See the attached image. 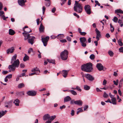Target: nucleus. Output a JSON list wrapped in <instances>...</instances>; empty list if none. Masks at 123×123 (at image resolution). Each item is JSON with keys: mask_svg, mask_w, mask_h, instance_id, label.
<instances>
[{"mask_svg": "<svg viewBox=\"0 0 123 123\" xmlns=\"http://www.w3.org/2000/svg\"><path fill=\"white\" fill-rule=\"evenodd\" d=\"M75 105H78L79 106H81L83 104V102L82 100H79L75 101Z\"/></svg>", "mask_w": 123, "mask_h": 123, "instance_id": "nucleus-20", "label": "nucleus"}, {"mask_svg": "<svg viewBox=\"0 0 123 123\" xmlns=\"http://www.w3.org/2000/svg\"><path fill=\"white\" fill-rule=\"evenodd\" d=\"M81 69L84 71L90 72L92 69V64L90 62L83 64L81 66Z\"/></svg>", "mask_w": 123, "mask_h": 123, "instance_id": "nucleus-1", "label": "nucleus"}, {"mask_svg": "<svg viewBox=\"0 0 123 123\" xmlns=\"http://www.w3.org/2000/svg\"><path fill=\"white\" fill-rule=\"evenodd\" d=\"M49 38V36H47L45 37L42 38L41 40L44 46H47Z\"/></svg>", "mask_w": 123, "mask_h": 123, "instance_id": "nucleus-6", "label": "nucleus"}, {"mask_svg": "<svg viewBox=\"0 0 123 123\" xmlns=\"http://www.w3.org/2000/svg\"><path fill=\"white\" fill-rule=\"evenodd\" d=\"M66 39L68 40V41H69V42L71 41V37L69 36H67L66 37Z\"/></svg>", "mask_w": 123, "mask_h": 123, "instance_id": "nucleus-50", "label": "nucleus"}, {"mask_svg": "<svg viewBox=\"0 0 123 123\" xmlns=\"http://www.w3.org/2000/svg\"><path fill=\"white\" fill-rule=\"evenodd\" d=\"M108 96V95L105 92H104L103 95V97L105 98H107Z\"/></svg>", "mask_w": 123, "mask_h": 123, "instance_id": "nucleus-49", "label": "nucleus"}, {"mask_svg": "<svg viewBox=\"0 0 123 123\" xmlns=\"http://www.w3.org/2000/svg\"><path fill=\"white\" fill-rule=\"evenodd\" d=\"M33 51V49L31 48H30L28 50V53H30L31 51Z\"/></svg>", "mask_w": 123, "mask_h": 123, "instance_id": "nucleus-54", "label": "nucleus"}, {"mask_svg": "<svg viewBox=\"0 0 123 123\" xmlns=\"http://www.w3.org/2000/svg\"><path fill=\"white\" fill-rule=\"evenodd\" d=\"M76 89L79 92H81V90L80 89V87L78 86H76Z\"/></svg>", "mask_w": 123, "mask_h": 123, "instance_id": "nucleus-45", "label": "nucleus"}, {"mask_svg": "<svg viewBox=\"0 0 123 123\" xmlns=\"http://www.w3.org/2000/svg\"><path fill=\"white\" fill-rule=\"evenodd\" d=\"M27 93L29 96H34L36 95L37 92L34 91H30L27 92Z\"/></svg>", "mask_w": 123, "mask_h": 123, "instance_id": "nucleus-11", "label": "nucleus"}, {"mask_svg": "<svg viewBox=\"0 0 123 123\" xmlns=\"http://www.w3.org/2000/svg\"><path fill=\"white\" fill-rule=\"evenodd\" d=\"M7 112V111L5 110V112L3 111H2L0 112V118L4 116Z\"/></svg>", "mask_w": 123, "mask_h": 123, "instance_id": "nucleus-32", "label": "nucleus"}, {"mask_svg": "<svg viewBox=\"0 0 123 123\" xmlns=\"http://www.w3.org/2000/svg\"><path fill=\"white\" fill-rule=\"evenodd\" d=\"M17 94L20 95H22L24 94V92H18L17 93Z\"/></svg>", "mask_w": 123, "mask_h": 123, "instance_id": "nucleus-43", "label": "nucleus"}, {"mask_svg": "<svg viewBox=\"0 0 123 123\" xmlns=\"http://www.w3.org/2000/svg\"><path fill=\"white\" fill-rule=\"evenodd\" d=\"M45 6L48 7H49L50 5L51 1L50 0H45Z\"/></svg>", "mask_w": 123, "mask_h": 123, "instance_id": "nucleus-23", "label": "nucleus"}, {"mask_svg": "<svg viewBox=\"0 0 123 123\" xmlns=\"http://www.w3.org/2000/svg\"><path fill=\"white\" fill-rule=\"evenodd\" d=\"M118 93L120 96H122V92L121 91L120 89H119L118 90Z\"/></svg>", "mask_w": 123, "mask_h": 123, "instance_id": "nucleus-63", "label": "nucleus"}, {"mask_svg": "<svg viewBox=\"0 0 123 123\" xmlns=\"http://www.w3.org/2000/svg\"><path fill=\"white\" fill-rule=\"evenodd\" d=\"M69 92H70L73 95H77V93L76 92L74 91L73 90H69Z\"/></svg>", "mask_w": 123, "mask_h": 123, "instance_id": "nucleus-36", "label": "nucleus"}, {"mask_svg": "<svg viewBox=\"0 0 123 123\" xmlns=\"http://www.w3.org/2000/svg\"><path fill=\"white\" fill-rule=\"evenodd\" d=\"M96 67L99 71L102 70L104 69L103 66L100 63H98L97 64L96 66Z\"/></svg>", "mask_w": 123, "mask_h": 123, "instance_id": "nucleus-12", "label": "nucleus"}, {"mask_svg": "<svg viewBox=\"0 0 123 123\" xmlns=\"http://www.w3.org/2000/svg\"><path fill=\"white\" fill-rule=\"evenodd\" d=\"M68 52L66 49H65L64 51L62 52L61 54V59L63 60H66L68 57Z\"/></svg>", "mask_w": 123, "mask_h": 123, "instance_id": "nucleus-2", "label": "nucleus"}, {"mask_svg": "<svg viewBox=\"0 0 123 123\" xmlns=\"http://www.w3.org/2000/svg\"><path fill=\"white\" fill-rule=\"evenodd\" d=\"M17 55L15 54L12 57L11 60V63L13 62V61H16V60L17 58Z\"/></svg>", "mask_w": 123, "mask_h": 123, "instance_id": "nucleus-29", "label": "nucleus"}, {"mask_svg": "<svg viewBox=\"0 0 123 123\" xmlns=\"http://www.w3.org/2000/svg\"><path fill=\"white\" fill-rule=\"evenodd\" d=\"M56 117V116L54 115L52 116L51 117L50 115L48 114H46L44 115L43 117V119L44 120H54Z\"/></svg>", "mask_w": 123, "mask_h": 123, "instance_id": "nucleus-3", "label": "nucleus"}, {"mask_svg": "<svg viewBox=\"0 0 123 123\" xmlns=\"http://www.w3.org/2000/svg\"><path fill=\"white\" fill-rule=\"evenodd\" d=\"M64 37V35L63 34H60L58 35L57 37V38L59 39H62Z\"/></svg>", "mask_w": 123, "mask_h": 123, "instance_id": "nucleus-33", "label": "nucleus"}, {"mask_svg": "<svg viewBox=\"0 0 123 123\" xmlns=\"http://www.w3.org/2000/svg\"><path fill=\"white\" fill-rule=\"evenodd\" d=\"M119 50L120 52L123 53V47H121L119 48Z\"/></svg>", "mask_w": 123, "mask_h": 123, "instance_id": "nucleus-47", "label": "nucleus"}, {"mask_svg": "<svg viewBox=\"0 0 123 123\" xmlns=\"http://www.w3.org/2000/svg\"><path fill=\"white\" fill-rule=\"evenodd\" d=\"M95 58V56L93 54H91L90 56V58L92 60L94 59Z\"/></svg>", "mask_w": 123, "mask_h": 123, "instance_id": "nucleus-40", "label": "nucleus"}, {"mask_svg": "<svg viewBox=\"0 0 123 123\" xmlns=\"http://www.w3.org/2000/svg\"><path fill=\"white\" fill-rule=\"evenodd\" d=\"M8 73V72L7 71H4L2 72V73L3 74H5Z\"/></svg>", "mask_w": 123, "mask_h": 123, "instance_id": "nucleus-61", "label": "nucleus"}, {"mask_svg": "<svg viewBox=\"0 0 123 123\" xmlns=\"http://www.w3.org/2000/svg\"><path fill=\"white\" fill-rule=\"evenodd\" d=\"M68 71L63 70L62 71V75L64 78H66L68 75Z\"/></svg>", "mask_w": 123, "mask_h": 123, "instance_id": "nucleus-18", "label": "nucleus"}, {"mask_svg": "<svg viewBox=\"0 0 123 123\" xmlns=\"http://www.w3.org/2000/svg\"><path fill=\"white\" fill-rule=\"evenodd\" d=\"M23 30L25 34H28L29 33L31 32L32 31L30 29L28 28V27L27 26H25L23 28Z\"/></svg>", "mask_w": 123, "mask_h": 123, "instance_id": "nucleus-8", "label": "nucleus"}, {"mask_svg": "<svg viewBox=\"0 0 123 123\" xmlns=\"http://www.w3.org/2000/svg\"><path fill=\"white\" fill-rule=\"evenodd\" d=\"M85 43V42L81 43V45L82 46L84 47H85L86 46V43Z\"/></svg>", "mask_w": 123, "mask_h": 123, "instance_id": "nucleus-44", "label": "nucleus"}, {"mask_svg": "<svg viewBox=\"0 0 123 123\" xmlns=\"http://www.w3.org/2000/svg\"><path fill=\"white\" fill-rule=\"evenodd\" d=\"M110 37V34L108 33H107L105 35V37L107 38H109Z\"/></svg>", "mask_w": 123, "mask_h": 123, "instance_id": "nucleus-64", "label": "nucleus"}, {"mask_svg": "<svg viewBox=\"0 0 123 123\" xmlns=\"http://www.w3.org/2000/svg\"><path fill=\"white\" fill-rule=\"evenodd\" d=\"M42 9L43 13V14H44L46 10V8L44 6H43Z\"/></svg>", "mask_w": 123, "mask_h": 123, "instance_id": "nucleus-57", "label": "nucleus"}, {"mask_svg": "<svg viewBox=\"0 0 123 123\" xmlns=\"http://www.w3.org/2000/svg\"><path fill=\"white\" fill-rule=\"evenodd\" d=\"M39 30L40 32L41 33L43 32L44 31V27L43 25L42 24H41L40 25L39 28Z\"/></svg>", "mask_w": 123, "mask_h": 123, "instance_id": "nucleus-17", "label": "nucleus"}, {"mask_svg": "<svg viewBox=\"0 0 123 123\" xmlns=\"http://www.w3.org/2000/svg\"><path fill=\"white\" fill-rule=\"evenodd\" d=\"M12 64L16 68H18L20 62L18 59H17L16 61H13Z\"/></svg>", "mask_w": 123, "mask_h": 123, "instance_id": "nucleus-15", "label": "nucleus"}, {"mask_svg": "<svg viewBox=\"0 0 123 123\" xmlns=\"http://www.w3.org/2000/svg\"><path fill=\"white\" fill-rule=\"evenodd\" d=\"M20 67L21 68H24L25 67V65L21 63L20 64Z\"/></svg>", "mask_w": 123, "mask_h": 123, "instance_id": "nucleus-52", "label": "nucleus"}, {"mask_svg": "<svg viewBox=\"0 0 123 123\" xmlns=\"http://www.w3.org/2000/svg\"><path fill=\"white\" fill-rule=\"evenodd\" d=\"M29 57L26 54H25V56L24 57L23 60L25 62L29 60Z\"/></svg>", "mask_w": 123, "mask_h": 123, "instance_id": "nucleus-31", "label": "nucleus"}, {"mask_svg": "<svg viewBox=\"0 0 123 123\" xmlns=\"http://www.w3.org/2000/svg\"><path fill=\"white\" fill-rule=\"evenodd\" d=\"M18 3L19 5L21 6H23L25 5L24 0H18Z\"/></svg>", "mask_w": 123, "mask_h": 123, "instance_id": "nucleus-21", "label": "nucleus"}, {"mask_svg": "<svg viewBox=\"0 0 123 123\" xmlns=\"http://www.w3.org/2000/svg\"><path fill=\"white\" fill-rule=\"evenodd\" d=\"M60 41L62 43H66L67 42L66 40L65 39L60 40Z\"/></svg>", "mask_w": 123, "mask_h": 123, "instance_id": "nucleus-46", "label": "nucleus"}, {"mask_svg": "<svg viewBox=\"0 0 123 123\" xmlns=\"http://www.w3.org/2000/svg\"><path fill=\"white\" fill-rule=\"evenodd\" d=\"M31 71L33 72V73L30 74L29 75L31 76L34 74L38 75L39 74L40 72V71L38 68L37 67L33 68L31 70Z\"/></svg>", "mask_w": 123, "mask_h": 123, "instance_id": "nucleus-4", "label": "nucleus"}, {"mask_svg": "<svg viewBox=\"0 0 123 123\" xmlns=\"http://www.w3.org/2000/svg\"><path fill=\"white\" fill-rule=\"evenodd\" d=\"M12 74H10L7 76L6 77V78H7L10 79L12 77Z\"/></svg>", "mask_w": 123, "mask_h": 123, "instance_id": "nucleus-56", "label": "nucleus"}, {"mask_svg": "<svg viewBox=\"0 0 123 123\" xmlns=\"http://www.w3.org/2000/svg\"><path fill=\"white\" fill-rule=\"evenodd\" d=\"M74 10L79 13L82 12V9L81 4H79L78 5H75L74 6Z\"/></svg>", "mask_w": 123, "mask_h": 123, "instance_id": "nucleus-5", "label": "nucleus"}, {"mask_svg": "<svg viewBox=\"0 0 123 123\" xmlns=\"http://www.w3.org/2000/svg\"><path fill=\"white\" fill-rule=\"evenodd\" d=\"M24 86V84L23 83H22L19 84L18 85V87L19 88H21Z\"/></svg>", "mask_w": 123, "mask_h": 123, "instance_id": "nucleus-34", "label": "nucleus"}, {"mask_svg": "<svg viewBox=\"0 0 123 123\" xmlns=\"http://www.w3.org/2000/svg\"><path fill=\"white\" fill-rule=\"evenodd\" d=\"M108 53L109 55L111 56H113L114 55V53L111 50H109L108 52Z\"/></svg>", "mask_w": 123, "mask_h": 123, "instance_id": "nucleus-38", "label": "nucleus"}, {"mask_svg": "<svg viewBox=\"0 0 123 123\" xmlns=\"http://www.w3.org/2000/svg\"><path fill=\"white\" fill-rule=\"evenodd\" d=\"M15 66L12 64L11 65H9L8 67V68L9 69V71L11 72L12 71H14L16 69Z\"/></svg>", "mask_w": 123, "mask_h": 123, "instance_id": "nucleus-14", "label": "nucleus"}, {"mask_svg": "<svg viewBox=\"0 0 123 123\" xmlns=\"http://www.w3.org/2000/svg\"><path fill=\"white\" fill-rule=\"evenodd\" d=\"M9 33L10 35H13L15 33V32L12 29H10L9 30Z\"/></svg>", "mask_w": 123, "mask_h": 123, "instance_id": "nucleus-27", "label": "nucleus"}, {"mask_svg": "<svg viewBox=\"0 0 123 123\" xmlns=\"http://www.w3.org/2000/svg\"><path fill=\"white\" fill-rule=\"evenodd\" d=\"M13 103L15 104V105L16 106H19L20 103L19 100L18 99H16L13 102Z\"/></svg>", "mask_w": 123, "mask_h": 123, "instance_id": "nucleus-26", "label": "nucleus"}, {"mask_svg": "<svg viewBox=\"0 0 123 123\" xmlns=\"http://www.w3.org/2000/svg\"><path fill=\"white\" fill-rule=\"evenodd\" d=\"M15 49L13 47L11 48H10L8 49L6 51L7 54L12 53L14 50Z\"/></svg>", "mask_w": 123, "mask_h": 123, "instance_id": "nucleus-16", "label": "nucleus"}, {"mask_svg": "<svg viewBox=\"0 0 123 123\" xmlns=\"http://www.w3.org/2000/svg\"><path fill=\"white\" fill-rule=\"evenodd\" d=\"M80 34L81 35L84 36L86 34V32H80Z\"/></svg>", "mask_w": 123, "mask_h": 123, "instance_id": "nucleus-53", "label": "nucleus"}, {"mask_svg": "<svg viewBox=\"0 0 123 123\" xmlns=\"http://www.w3.org/2000/svg\"><path fill=\"white\" fill-rule=\"evenodd\" d=\"M122 19H119L118 20V23L120 24V25L121 24L123 23V21L122 20Z\"/></svg>", "mask_w": 123, "mask_h": 123, "instance_id": "nucleus-48", "label": "nucleus"}, {"mask_svg": "<svg viewBox=\"0 0 123 123\" xmlns=\"http://www.w3.org/2000/svg\"><path fill=\"white\" fill-rule=\"evenodd\" d=\"M115 13L119 14H123V11L120 9H117L115 10Z\"/></svg>", "mask_w": 123, "mask_h": 123, "instance_id": "nucleus-22", "label": "nucleus"}, {"mask_svg": "<svg viewBox=\"0 0 123 123\" xmlns=\"http://www.w3.org/2000/svg\"><path fill=\"white\" fill-rule=\"evenodd\" d=\"M47 62L50 63H52L53 64H55V60L47 59Z\"/></svg>", "mask_w": 123, "mask_h": 123, "instance_id": "nucleus-30", "label": "nucleus"}, {"mask_svg": "<svg viewBox=\"0 0 123 123\" xmlns=\"http://www.w3.org/2000/svg\"><path fill=\"white\" fill-rule=\"evenodd\" d=\"M118 43L119 45L121 46H122L123 45V43L121 41V39H119L118 40Z\"/></svg>", "mask_w": 123, "mask_h": 123, "instance_id": "nucleus-39", "label": "nucleus"}, {"mask_svg": "<svg viewBox=\"0 0 123 123\" xmlns=\"http://www.w3.org/2000/svg\"><path fill=\"white\" fill-rule=\"evenodd\" d=\"M66 107L65 105H63L62 106H61L60 107V108L61 110H62L63 109H64Z\"/></svg>", "mask_w": 123, "mask_h": 123, "instance_id": "nucleus-58", "label": "nucleus"}, {"mask_svg": "<svg viewBox=\"0 0 123 123\" xmlns=\"http://www.w3.org/2000/svg\"><path fill=\"white\" fill-rule=\"evenodd\" d=\"M111 104L113 105H116L117 104L116 99L114 97L111 99Z\"/></svg>", "mask_w": 123, "mask_h": 123, "instance_id": "nucleus-25", "label": "nucleus"}, {"mask_svg": "<svg viewBox=\"0 0 123 123\" xmlns=\"http://www.w3.org/2000/svg\"><path fill=\"white\" fill-rule=\"evenodd\" d=\"M23 34L25 37L24 40H26L29 39L30 36V34H25V33H23Z\"/></svg>", "mask_w": 123, "mask_h": 123, "instance_id": "nucleus-19", "label": "nucleus"}, {"mask_svg": "<svg viewBox=\"0 0 123 123\" xmlns=\"http://www.w3.org/2000/svg\"><path fill=\"white\" fill-rule=\"evenodd\" d=\"M118 82H119V80L118 79L116 81H115V80H114L113 81V82L114 83V84L116 86H117L118 85Z\"/></svg>", "mask_w": 123, "mask_h": 123, "instance_id": "nucleus-42", "label": "nucleus"}, {"mask_svg": "<svg viewBox=\"0 0 123 123\" xmlns=\"http://www.w3.org/2000/svg\"><path fill=\"white\" fill-rule=\"evenodd\" d=\"M113 20L114 22L117 23V22L118 19L117 17H115L114 18Z\"/></svg>", "mask_w": 123, "mask_h": 123, "instance_id": "nucleus-41", "label": "nucleus"}, {"mask_svg": "<svg viewBox=\"0 0 123 123\" xmlns=\"http://www.w3.org/2000/svg\"><path fill=\"white\" fill-rule=\"evenodd\" d=\"M56 10V8L55 7L53 8L51 10V11L53 13H54Z\"/></svg>", "mask_w": 123, "mask_h": 123, "instance_id": "nucleus-62", "label": "nucleus"}, {"mask_svg": "<svg viewBox=\"0 0 123 123\" xmlns=\"http://www.w3.org/2000/svg\"><path fill=\"white\" fill-rule=\"evenodd\" d=\"M80 40L81 43L85 42L86 41V39L84 37L80 38Z\"/></svg>", "mask_w": 123, "mask_h": 123, "instance_id": "nucleus-28", "label": "nucleus"}, {"mask_svg": "<svg viewBox=\"0 0 123 123\" xmlns=\"http://www.w3.org/2000/svg\"><path fill=\"white\" fill-rule=\"evenodd\" d=\"M35 37L33 36H30L29 39H28V43L32 45L34 43V40Z\"/></svg>", "mask_w": 123, "mask_h": 123, "instance_id": "nucleus-9", "label": "nucleus"}, {"mask_svg": "<svg viewBox=\"0 0 123 123\" xmlns=\"http://www.w3.org/2000/svg\"><path fill=\"white\" fill-rule=\"evenodd\" d=\"M117 15L118 18H120V19H123V15L121 14H118V13H117Z\"/></svg>", "mask_w": 123, "mask_h": 123, "instance_id": "nucleus-35", "label": "nucleus"}, {"mask_svg": "<svg viewBox=\"0 0 123 123\" xmlns=\"http://www.w3.org/2000/svg\"><path fill=\"white\" fill-rule=\"evenodd\" d=\"M86 78L90 81H92L94 80V78L92 76L89 74H87L86 75Z\"/></svg>", "mask_w": 123, "mask_h": 123, "instance_id": "nucleus-13", "label": "nucleus"}, {"mask_svg": "<svg viewBox=\"0 0 123 123\" xmlns=\"http://www.w3.org/2000/svg\"><path fill=\"white\" fill-rule=\"evenodd\" d=\"M95 31L97 34L96 38L98 41L99 38L101 37L100 32L97 28L95 29Z\"/></svg>", "mask_w": 123, "mask_h": 123, "instance_id": "nucleus-10", "label": "nucleus"}, {"mask_svg": "<svg viewBox=\"0 0 123 123\" xmlns=\"http://www.w3.org/2000/svg\"><path fill=\"white\" fill-rule=\"evenodd\" d=\"M84 9L87 14L89 15L91 13V8L90 6L89 5H86L84 7Z\"/></svg>", "mask_w": 123, "mask_h": 123, "instance_id": "nucleus-7", "label": "nucleus"}, {"mask_svg": "<svg viewBox=\"0 0 123 123\" xmlns=\"http://www.w3.org/2000/svg\"><path fill=\"white\" fill-rule=\"evenodd\" d=\"M71 114L72 116L74 115V110H72L71 111Z\"/></svg>", "mask_w": 123, "mask_h": 123, "instance_id": "nucleus-59", "label": "nucleus"}, {"mask_svg": "<svg viewBox=\"0 0 123 123\" xmlns=\"http://www.w3.org/2000/svg\"><path fill=\"white\" fill-rule=\"evenodd\" d=\"M84 89L86 90H88L90 89V87L87 85H85L84 86Z\"/></svg>", "mask_w": 123, "mask_h": 123, "instance_id": "nucleus-37", "label": "nucleus"}, {"mask_svg": "<svg viewBox=\"0 0 123 123\" xmlns=\"http://www.w3.org/2000/svg\"><path fill=\"white\" fill-rule=\"evenodd\" d=\"M106 83H107V81L105 80V79L103 81V85H106Z\"/></svg>", "mask_w": 123, "mask_h": 123, "instance_id": "nucleus-60", "label": "nucleus"}, {"mask_svg": "<svg viewBox=\"0 0 123 123\" xmlns=\"http://www.w3.org/2000/svg\"><path fill=\"white\" fill-rule=\"evenodd\" d=\"M71 98L69 96H67L64 98V102H67L71 100Z\"/></svg>", "mask_w": 123, "mask_h": 123, "instance_id": "nucleus-24", "label": "nucleus"}, {"mask_svg": "<svg viewBox=\"0 0 123 123\" xmlns=\"http://www.w3.org/2000/svg\"><path fill=\"white\" fill-rule=\"evenodd\" d=\"M75 101H74V100H71L70 102V104H75Z\"/></svg>", "mask_w": 123, "mask_h": 123, "instance_id": "nucleus-55", "label": "nucleus"}, {"mask_svg": "<svg viewBox=\"0 0 123 123\" xmlns=\"http://www.w3.org/2000/svg\"><path fill=\"white\" fill-rule=\"evenodd\" d=\"M4 12L3 11H1L0 12V16L1 17L2 15H4Z\"/></svg>", "mask_w": 123, "mask_h": 123, "instance_id": "nucleus-51", "label": "nucleus"}]
</instances>
